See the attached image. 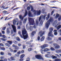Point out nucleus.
Masks as SVG:
<instances>
[{
	"label": "nucleus",
	"mask_w": 61,
	"mask_h": 61,
	"mask_svg": "<svg viewBox=\"0 0 61 61\" xmlns=\"http://www.w3.org/2000/svg\"><path fill=\"white\" fill-rule=\"evenodd\" d=\"M22 34L23 36L24 39H26L28 38V34L27 33V31L25 29V28L23 29V30L22 31Z\"/></svg>",
	"instance_id": "1"
},
{
	"label": "nucleus",
	"mask_w": 61,
	"mask_h": 61,
	"mask_svg": "<svg viewBox=\"0 0 61 61\" xmlns=\"http://www.w3.org/2000/svg\"><path fill=\"white\" fill-rule=\"evenodd\" d=\"M30 7H31V11H32L34 13V15H40L41 12V10H39V11H38V10H33L32 6L31 5Z\"/></svg>",
	"instance_id": "2"
},
{
	"label": "nucleus",
	"mask_w": 61,
	"mask_h": 61,
	"mask_svg": "<svg viewBox=\"0 0 61 61\" xmlns=\"http://www.w3.org/2000/svg\"><path fill=\"white\" fill-rule=\"evenodd\" d=\"M53 19L52 18H51L47 22V23L46 24V25L45 27L47 29H48L49 25L50 24L51 22V21H53Z\"/></svg>",
	"instance_id": "3"
},
{
	"label": "nucleus",
	"mask_w": 61,
	"mask_h": 61,
	"mask_svg": "<svg viewBox=\"0 0 61 61\" xmlns=\"http://www.w3.org/2000/svg\"><path fill=\"white\" fill-rule=\"evenodd\" d=\"M46 15H47V14L46 13H44V14L43 15H43H41L39 18V21H40L41 19L42 20L43 19L44 20H45V17H46Z\"/></svg>",
	"instance_id": "4"
},
{
	"label": "nucleus",
	"mask_w": 61,
	"mask_h": 61,
	"mask_svg": "<svg viewBox=\"0 0 61 61\" xmlns=\"http://www.w3.org/2000/svg\"><path fill=\"white\" fill-rule=\"evenodd\" d=\"M28 20L29 22H30V23L31 25H35V23L34 20L33 19L31 18H28Z\"/></svg>",
	"instance_id": "5"
},
{
	"label": "nucleus",
	"mask_w": 61,
	"mask_h": 61,
	"mask_svg": "<svg viewBox=\"0 0 61 61\" xmlns=\"http://www.w3.org/2000/svg\"><path fill=\"white\" fill-rule=\"evenodd\" d=\"M13 21V23L14 25H15V23H16V22H17L16 24L17 25H18L19 21L18 19H17L15 20H14Z\"/></svg>",
	"instance_id": "6"
},
{
	"label": "nucleus",
	"mask_w": 61,
	"mask_h": 61,
	"mask_svg": "<svg viewBox=\"0 0 61 61\" xmlns=\"http://www.w3.org/2000/svg\"><path fill=\"white\" fill-rule=\"evenodd\" d=\"M36 58L37 59H42L43 60H44V58H43L41 56L39 55H36L35 56Z\"/></svg>",
	"instance_id": "7"
},
{
	"label": "nucleus",
	"mask_w": 61,
	"mask_h": 61,
	"mask_svg": "<svg viewBox=\"0 0 61 61\" xmlns=\"http://www.w3.org/2000/svg\"><path fill=\"white\" fill-rule=\"evenodd\" d=\"M28 25V24H27L26 25V28L27 30H29V29L30 30V31H32L33 30V27L32 26H30V27L29 28H28V26H27Z\"/></svg>",
	"instance_id": "8"
},
{
	"label": "nucleus",
	"mask_w": 61,
	"mask_h": 61,
	"mask_svg": "<svg viewBox=\"0 0 61 61\" xmlns=\"http://www.w3.org/2000/svg\"><path fill=\"white\" fill-rule=\"evenodd\" d=\"M53 45L55 47L54 48L55 49H57V48H60V46H59V45H58L57 44H56V43H54Z\"/></svg>",
	"instance_id": "9"
},
{
	"label": "nucleus",
	"mask_w": 61,
	"mask_h": 61,
	"mask_svg": "<svg viewBox=\"0 0 61 61\" xmlns=\"http://www.w3.org/2000/svg\"><path fill=\"white\" fill-rule=\"evenodd\" d=\"M11 26L12 27V28L13 29L14 32H15H15H16V27L15 26L13 25H11Z\"/></svg>",
	"instance_id": "10"
},
{
	"label": "nucleus",
	"mask_w": 61,
	"mask_h": 61,
	"mask_svg": "<svg viewBox=\"0 0 61 61\" xmlns=\"http://www.w3.org/2000/svg\"><path fill=\"white\" fill-rule=\"evenodd\" d=\"M48 46V45L45 44L41 46V48L42 49H43V48H46V47H47Z\"/></svg>",
	"instance_id": "11"
},
{
	"label": "nucleus",
	"mask_w": 61,
	"mask_h": 61,
	"mask_svg": "<svg viewBox=\"0 0 61 61\" xmlns=\"http://www.w3.org/2000/svg\"><path fill=\"white\" fill-rule=\"evenodd\" d=\"M12 46L15 47V49H16V50H17L19 49V47H18L16 46L15 45H13Z\"/></svg>",
	"instance_id": "12"
},
{
	"label": "nucleus",
	"mask_w": 61,
	"mask_h": 61,
	"mask_svg": "<svg viewBox=\"0 0 61 61\" xmlns=\"http://www.w3.org/2000/svg\"><path fill=\"white\" fill-rule=\"evenodd\" d=\"M48 35L49 36H51V37H53V36H54L52 34V32L51 31H50L49 32Z\"/></svg>",
	"instance_id": "13"
},
{
	"label": "nucleus",
	"mask_w": 61,
	"mask_h": 61,
	"mask_svg": "<svg viewBox=\"0 0 61 61\" xmlns=\"http://www.w3.org/2000/svg\"><path fill=\"white\" fill-rule=\"evenodd\" d=\"M39 36H40L41 37H42L43 36V35L42 34V31H41L38 33Z\"/></svg>",
	"instance_id": "14"
},
{
	"label": "nucleus",
	"mask_w": 61,
	"mask_h": 61,
	"mask_svg": "<svg viewBox=\"0 0 61 61\" xmlns=\"http://www.w3.org/2000/svg\"><path fill=\"white\" fill-rule=\"evenodd\" d=\"M57 23V20H55L54 22L52 23V25L53 26H55Z\"/></svg>",
	"instance_id": "15"
},
{
	"label": "nucleus",
	"mask_w": 61,
	"mask_h": 61,
	"mask_svg": "<svg viewBox=\"0 0 61 61\" xmlns=\"http://www.w3.org/2000/svg\"><path fill=\"white\" fill-rule=\"evenodd\" d=\"M28 13V15L29 16L32 17V15L31 12V11H29Z\"/></svg>",
	"instance_id": "16"
},
{
	"label": "nucleus",
	"mask_w": 61,
	"mask_h": 61,
	"mask_svg": "<svg viewBox=\"0 0 61 61\" xmlns=\"http://www.w3.org/2000/svg\"><path fill=\"white\" fill-rule=\"evenodd\" d=\"M6 33L7 34L10 33V30H9V29L8 28L6 30Z\"/></svg>",
	"instance_id": "17"
},
{
	"label": "nucleus",
	"mask_w": 61,
	"mask_h": 61,
	"mask_svg": "<svg viewBox=\"0 0 61 61\" xmlns=\"http://www.w3.org/2000/svg\"><path fill=\"white\" fill-rule=\"evenodd\" d=\"M36 33V31H33L31 33V36H34V34H35Z\"/></svg>",
	"instance_id": "18"
},
{
	"label": "nucleus",
	"mask_w": 61,
	"mask_h": 61,
	"mask_svg": "<svg viewBox=\"0 0 61 61\" xmlns=\"http://www.w3.org/2000/svg\"><path fill=\"white\" fill-rule=\"evenodd\" d=\"M27 20V18H26L25 19H24V20L23 21V24H25V23H26V21Z\"/></svg>",
	"instance_id": "19"
},
{
	"label": "nucleus",
	"mask_w": 61,
	"mask_h": 61,
	"mask_svg": "<svg viewBox=\"0 0 61 61\" xmlns=\"http://www.w3.org/2000/svg\"><path fill=\"white\" fill-rule=\"evenodd\" d=\"M54 35L55 36H56L57 34V30H55L54 31Z\"/></svg>",
	"instance_id": "20"
},
{
	"label": "nucleus",
	"mask_w": 61,
	"mask_h": 61,
	"mask_svg": "<svg viewBox=\"0 0 61 61\" xmlns=\"http://www.w3.org/2000/svg\"><path fill=\"white\" fill-rule=\"evenodd\" d=\"M49 50H50V49L47 48H46L44 50V52H47V51H49Z\"/></svg>",
	"instance_id": "21"
},
{
	"label": "nucleus",
	"mask_w": 61,
	"mask_h": 61,
	"mask_svg": "<svg viewBox=\"0 0 61 61\" xmlns=\"http://www.w3.org/2000/svg\"><path fill=\"white\" fill-rule=\"evenodd\" d=\"M19 17L20 19L22 20V21H23V19H24V18L23 17H22V15H20L19 16Z\"/></svg>",
	"instance_id": "22"
},
{
	"label": "nucleus",
	"mask_w": 61,
	"mask_h": 61,
	"mask_svg": "<svg viewBox=\"0 0 61 61\" xmlns=\"http://www.w3.org/2000/svg\"><path fill=\"white\" fill-rule=\"evenodd\" d=\"M36 25H38L39 24V22H38V20L37 19L36 20Z\"/></svg>",
	"instance_id": "23"
},
{
	"label": "nucleus",
	"mask_w": 61,
	"mask_h": 61,
	"mask_svg": "<svg viewBox=\"0 0 61 61\" xmlns=\"http://www.w3.org/2000/svg\"><path fill=\"white\" fill-rule=\"evenodd\" d=\"M55 61H61V59L60 58H57L55 60Z\"/></svg>",
	"instance_id": "24"
},
{
	"label": "nucleus",
	"mask_w": 61,
	"mask_h": 61,
	"mask_svg": "<svg viewBox=\"0 0 61 61\" xmlns=\"http://www.w3.org/2000/svg\"><path fill=\"white\" fill-rule=\"evenodd\" d=\"M18 34L20 35V36L21 38H23V36L21 34V32H20V31H19Z\"/></svg>",
	"instance_id": "25"
},
{
	"label": "nucleus",
	"mask_w": 61,
	"mask_h": 61,
	"mask_svg": "<svg viewBox=\"0 0 61 61\" xmlns=\"http://www.w3.org/2000/svg\"><path fill=\"white\" fill-rule=\"evenodd\" d=\"M27 10H25V13L24 17H25V16H26V15H27Z\"/></svg>",
	"instance_id": "26"
},
{
	"label": "nucleus",
	"mask_w": 61,
	"mask_h": 61,
	"mask_svg": "<svg viewBox=\"0 0 61 61\" xmlns=\"http://www.w3.org/2000/svg\"><path fill=\"white\" fill-rule=\"evenodd\" d=\"M51 57L52 59H55V58H57V57L54 56H51Z\"/></svg>",
	"instance_id": "27"
},
{
	"label": "nucleus",
	"mask_w": 61,
	"mask_h": 61,
	"mask_svg": "<svg viewBox=\"0 0 61 61\" xmlns=\"http://www.w3.org/2000/svg\"><path fill=\"white\" fill-rule=\"evenodd\" d=\"M61 27V25H60L58 26L57 28V30H59V28H60Z\"/></svg>",
	"instance_id": "28"
},
{
	"label": "nucleus",
	"mask_w": 61,
	"mask_h": 61,
	"mask_svg": "<svg viewBox=\"0 0 61 61\" xmlns=\"http://www.w3.org/2000/svg\"><path fill=\"white\" fill-rule=\"evenodd\" d=\"M8 43L10 45V44H12V41H7Z\"/></svg>",
	"instance_id": "29"
},
{
	"label": "nucleus",
	"mask_w": 61,
	"mask_h": 61,
	"mask_svg": "<svg viewBox=\"0 0 61 61\" xmlns=\"http://www.w3.org/2000/svg\"><path fill=\"white\" fill-rule=\"evenodd\" d=\"M47 39L48 40H52V38L49 37H48L47 38Z\"/></svg>",
	"instance_id": "30"
},
{
	"label": "nucleus",
	"mask_w": 61,
	"mask_h": 61,
	"mask_svg": "<svg viewBox=\"0 0 61 61\" xmlns=\"http://www.w3.org/2000/svg\"><path fill=\"white\" fill-rule=\"evenodd\" d=\"M44 39H45V36H43L41 39V41H43L44 40Z\"/></svg>",
	"instance_id": "31"
},
{
	"label": "nucleus",
	"mask_w": 61,
	"mask_h": 61,
	"mask_svg": "<svg viewBox=\"0 0 61 61\" xmlns=\"http://www.w3.org/2000/svg\"><path fill=\"white\" fill-rule=\"evenodd\" d=\"M50 32H52L53 30V28L52 27L50 28H49Z\"/></svg>",
	"instance_id": "32"
},
{
	"label": "nucleus",
	"mask_w": 61,
	"mask_h": 61,
	"mask_svg": "<svg viewBox=\"0 0 61 61\" xmlns=\"http://www.w3.org/2000/svg\"><path fill=\"white\" fill-rule=\"evenodd\" d=\"M24 56H25V55L24 54H22L20 56V58H23V57H24Z\"/></svg>",
	"instance_id": "33"
},
{
	"label": "nucleus",
	"mask_w": 61,
	"mask_h": 61,
	"mask_svg": "<svg viewBox=\"0 0 61 61\" xmlns=\"http://www.w3.org/2000/svg\"><path fill=\"white\" fill-rule=\"evenodd\" d=\"M59 16V14H57L55 17V19H57L58 18V17Z\"/></svg>",
	"instance_id": "34"
},
{
	"label": "nucleus",
	"mask_w": 61,
	"mask_h": 61,
	"mask_svg": "<svg viewBox=\"0 0 61 61\" xmlns=\"http://www.w3.org/2000/svg\"><path fill=\"white\" fill-rule=\"evenodd\" d=\"M19 25H20V26L22 25V21L20 20Z\"/></svg>",
	"instance_id": "35"
},
{
	"label": "nucleus",
	"mask_w": 61,
	"mask_h": 61,
	"mask_svg": "<svg viewBox=\"0 0 61 61\" xmlns=\"http://www.w3.org/2000/svg\"><path fill=\"white\" fill-rule=\"evenodd\" d=\"M45 8H43L41 12L42 13H43L44 12H45Z\"/></svg>",
	"instance_id": "36"
},
{
	"label": "nucleus",
	"mask_w": 61,
	"mask_h": 61,
	"mask_svg": "<svg viewBox=\"0 0 61 61\" xmlns=\"http://www.w3.org/2000/svg\"><path fill=\"white\" fill-rule=\"evenodd\" d=\"M0 50H5V48L4 47H2L0 48Z\"/></svg>",
	"instance_id": "37"
},
{
	"label": "nucleus",
	"mask_w": 61,
	"mask_h": 61,
	"mask_svg": "<svg viewBox=\"0 0 61 61\" xmlns=\"http://www.w3.org/2000/svg\"><path fill=\"white\" fill-rule=\"evenodd\" d=\"M17 40L18 41H20V38H19L18 37H17Z\"/></svg>",
	"instance_id": "38"
},
{
	"label": "nucleus",
	"mask_w": 61,
	"mask_h": 61,
	"mask_svg": "<svg viewBox=\"0 0 61 61\" xmlns=\"http://www.w3.org/2000/svg\"><path fill=\"white\" fill-rule=\"evenodd\" d=\"M32 50H33V49H32V48H30L28 49V51H29V52H30L31 51H32Z\"/></svg>",
	"instance_id": "39"
},
{
	"label": "nucleus",
	"mask_w": 61,
	"mask_h": 61,
	"mask_svg": "<svg viewBox=\"0 0 61 61\" xmlns=\"http://www.w3.org/2000/svg\"><path fill=\"white\" fill-rule=\"evenodd\" d=\"M10 58L11 60H15V59H14V57H10Z\"/></svg>",
	"instance_id": "40"
},
{
	"label": "nucleus",
	"mask_w": 61,
	"mask_h": 61,
	"mask_svg": "<svg viewBox=\"0 0 61 61\" xmlns=\"http://www.w3.org/2000/svg\"><path fill=\"white\" fill-rule=\"evenodd\" d=\"M1 39L3 41H6V39H4L3 38H1Z\"/></svg>",
	"instance_id": "41"
},
{
	"label": "nucleus",
	"mask_w": 61,
	"mask_h": 61,
	"mask_svg": "<svg viewBox=\"0 0 61 61\" xmlns=\"http://www.w3.org/2000/svg\"><path fill=\"white\" fill-rule=\"evenodd\" d=\"M42 24H43V20H41V21L40 22V25H42Z\"/></svg>",
	"instance_id": "42"
},
{
	"label": "nucleus",
	"mask_w": 61,
	"mask_h": 61,
	"mask_svg": "<svg viewBox=\"0 0 61 61\" xmlns=\"http://www.w3.org/2000/svg\"><path fill=\"white\" fill-rule=\"evenodd\" d=\"M5 45L6 46H8V47H9V46H10L8 44V43H6L5 44Z\"/></svg>",
	"instance_id": "43"
},
{
	"label": "nucleus",
	"mask_w": 61,
	"mask_h": 61,
	"mask_svg": "<svg viewBox=\"0 0 61 61\" xmlns=\"http://www.w3.org/2000/svg\"><path fill=\"white\" fill-rule=\"evenodd\" d=\"M0 46H3V47L4 46V45L3 44H2V43H1L0 44Z\"/></svg>",
	"instance_id": "44"
},
{
	"label": "nucleus",
	"mask_w": 61,
	"mask_h": 61,
	"mask_svg": "<svg viewBox=\"0 0 61 61\" xmlns=\"http://www.w3.org/2000/svg\"><path fill=\"white\" fill-rule=\"evenodd\" d=\"M13 43H14V44H17V42L16 41H13Z\"/></svg>",
	"instance_id": "45"
},
{
	"label": "nucleus",
	"mask_w": 61,
	"mask_h": 61,
	"mask_svg": "<svg viewBox=\"0 0 61 61\" xmlns=\"http://www.w3.org/2000/svg\"><path fill=\"white\" fill-rule=\"evenodd\" d=\"M17 29H20L21 28V27L20 26H17Z\"/></svg>",
	"instance_id": "46"
},
{
	"label": "nucleus",
	"mask_w": 61,
	"mask_h": 61,
	"mask_svg": "<svg viewBox=\"0 0 61 61\" xmlns=\"http://www.w3.org/2000/svg\"><path fill=\"white\" fill-rule=\"evenodd\" d=\"M50 13H48L47 15V17L49 18L50 17Z\"/></svg>",
	"instance_id": "47"
},
{
	"label": "nucleus",
	"mask_w": 61,
	"mask_h": 61,
	"mask_svg": "<svg viewBox=\"0 0 61 61\" xmlns=\"http://www.w3.org/2000/svg\"><path fill=\"white\" fill-rule=\"evenodd\" d=\"M51 50H55V49L53 47H51Z\"/></svg>",
	"instance_id": "48"
},
{
	"label": "nucleus",
	"mask_w": 61,
	"mask_h": 61,
	"mask_svg": "<svg viewBox=\"0 0 61 61\" xmlns=\"http://www.w3.org/2000/svg\"><path fill=\"white\" fill-rule=\"evenodd\" d=\"M26 47V46H25V45H23V49H25V48Z\"/></svg>",
	"instance_id": "49"
},
{
	"label": "nucleus",
	"mask_w": 61,
	"mask_h": 61,
	"mask_svg": "<svg viewBox=\"0 0 61 61\" xmlns=\"http://www.w3.org/2000/svg\"><path fill=\"white\" fill-rule=\"evenodd\" d=\"M56 52L57 53H59V50H56Z\"/></svg>",
	"instance_id": "50"
},
{
	"label": "nucleus",
	"mask_w": 61,
	"mask_h": 61,
	"mask_svg": "<svg viewBox=\"0 0 61 61\" xmlns=\"http://www.w3.org/2000/svg\"><path fill=\"white\" fill-rule=\"evenodd\" d=\"M46 32V31H44L43 32H42V35H44L45 34V33Z\"/></svg>",
	"instance_id": "51"
},
{
	"label": "nucleus",
	"mask_w": 61,
	"mask_h": 61,
	"mask_svg": "<svg viewBox=\"0 0 61 61\" xmlns=\"http://www.w3.org/2000/svg\"><path fill=\"white\" fill-rule=\"evenodd\" d=\"M26 61H30V58H28L27 59Z\"/></svg>",
	"instance_id": "52"
},
{
	"label": "nucleus",
	"mask_w": 61,
	"mask_h": 61,
	"mask_svg": "<svg viewBox=\"0 0 61 61\" xmlns=\"http://www.w3.org/2000/svg\"><path fill=\"white\" fill-rule=\"evenodd\" d=\"M40 36H38L37 38V39L38 41H39L40 40Z\"/></svg>",
	"instance_id": "53"
},
{
	"label": "nucleus",
	"mask_w": 61,
	"mask_h": 61,
	"mask_svg": "<svg viewBox=\"0 0 61 61\" xmlns=\"http://www.w3.org/2000/svg\"><path fill=\"white\" fill-rule=\"evenodd\" d=\"M0 54L1 55H4V53L3 52H1L0 53Z\"/></svg>",
	"instance_id": "54"
},
{
	"label": "nucleus",
	"mask_w": 61,
	"mask_h": 61,
	"mask_svg": "<svg viewBox=\"0 0 61 61\" xmlns=\"http://www.w3.org/2000/svg\"><path fill=\"white\" fill-rule=\"evenodd\" d=\"M18 46H21V44L20 43H18Z\"/></svg>",
	"instance_id": "55"
},
{
	"label": "nucleus",
	"mask_w": 61,
	"mask_h": 61,
	"mask_svg": "<svg viewBox=\"0 0 61 61\" xmlns=\"http://www.w3.org/2000/svg\"><path fill=\"white\" fill-rule=\"evenodd\" d=\"M54 11H52L51 12V15H53V14H54Z\"/></svg>",
	"instance_id": "56"
},
{
	"label": "nucleus",
	"mask_w": 61,
	"mask_h": 61,
	"mask_svg": "<svg viewBox=\"0 0 61 61\" xmlns=\"http://www.w3.org/2000/svg\"><path fill=\"white\" fill-rule=\"evenodd\" d=\"M55 56H57L58 57H59V56L57 54H56L55 55Z\"/></svg>",
	"instance_id": "57"
},
{
	"label": "nucleus",
	"mask_w": 61,
	"mask_h": 61,
	"mask_svg": "<svg viewBox=\"0 0 61 61\" xmlns=\"http://www.w3.org/2000/svg\"><path fill=\"white\" fill-rule=\"evenodd\" d=\"M27 10H30V7H27Z\"/></svg>",
	"instance_id": "58"
},
{
	"label": "nucleus",
	"mask_w": 61,
	"mask_h": 61,
	"mask_svg": "<svg viewBox=\"0 0 61 61\" xmlns=\"http://www.w3.org/2000/svg\"><path fill=\"white\" fill-rule=\"evenodd\" d=\"M3 13H5H5H6L7 12V11L5 10H4V11H3Z\"/></svg>",
	"instance_id": "59"
},
{
	"label": "nucleus",
	"mask_w": 61,
	"mask_h": 61,
	"mask_svg": "<svg viewBox=\"0 0 61 61\" xmlns=\"http://www.w3.org/2000/svg\"><path fill=\"white\" fill-rule=\"evenodd\" d=\"M5 7L4 6V5H3L2 6H1V8H3V9H5Z\"/></svg>",
	"instance_id": "60"
},
{
	"label": "nucleus",
	"mask_w": 61,
	"mask_h": 61,
	"mask_svg": "<svg viewBox=\"0 0 61 61\" xmlns=\"http://www.w3.org/2000/svg\"><path fill=\"white\" fill-rule=\"evenodd\" d=\"M5 28H6V27H3L2 29V30H5Z\"/></svg>",
	"instance_id": "61"
},
{
	"label": "nucleus",
	"mask_w": 61,
	"mask_h": 61,
	"mask_svg": "<svg viewBox=\"0 0 61 61\" xmlns=\"http://www.w3.org/2000/svg\"><path fill=\"white\" fill-rule=\"evenodd\" d=\"M33 28H35V29H36V26L35 25H34L33 26Z\"/></svg>",
	"instance_id": "62"
},
{
	"label": "nucleus",
	"mask_w": 61,
	"mask_h": 61,
	"mask_svg": "<svg viewBox=\"0 0 61 61\" xmlns=\"http://www.w3.org/2000/svg\"><path fill=\"white\" fill-rule=\"evenodd\" d=\"M20 61H23V59L22 58H21L19 60Z\"/></svg>",
	"instance_id": "63"
},
{
	"label": "nucleus",
	"mask_w": 61,
	"mask_h": 61,
	"mask_svg": "<svg viewBox=\"0 0 61 61\" xmlns=\"http://www.w3.org/2000/svg\"><path fill=\"white\" fill-rule=\"evenodd\" d=\"M2 36L3 38H5V36L4 35H3Z\"/></svg>",
	"instance_id": "64"
}]
</instances>
